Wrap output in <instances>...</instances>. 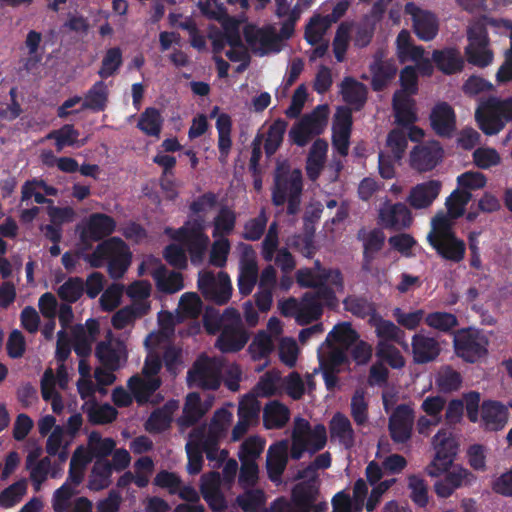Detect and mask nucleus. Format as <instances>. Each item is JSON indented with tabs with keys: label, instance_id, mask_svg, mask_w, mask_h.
I'll return each instance as SVG.
<instances>
[{
	"label": "nucleus",
	"instance_id": "9",
	"mask_svg": "<svg viewBox=\"0 0 512 512\" xmlns=\"http://www.w3.org/2000/svg\"><path fill=\"white\" fill-rule=\"evenodd\" d=\"M487 339L474 329L458 331L454 337L456 354L469 363H475L487 354Z\"/></svg>",
	"mask_w": 512,
	"mask_h": 512
},
{
	"label": "nucleus",
	"instance_id": "18",
	"mask_svg": "<svg viewBox=\"0 0 512 512\" xmlns=\"http://www.w3.org/2000/svg\"><path fill=\"white\" fill-rule=\"evenodd\" d=\"M430 244L437 254L446 261L459 263L465 257L466 244L455 233L440 239H431Z\"/></svg>",
	"mask_w": 512,
	"mask_h": 512
},
{
	"label": "nucleus",
	"instance_id": "34",
	"mask_svg": "<svg viewBox=\"0 0 512 512\" xmlns=\"http://www.w3.org/2000/svg\"><path fill=\"white\" fill-rule=\"evenodd\" d=\"M218 132L219 160L225 162L232 148V119L226 113H221L216 120Z\"/></svg>",
	"mask_w": 512,
	"mask_h": 512
},
{
	"label": "nucleus",
	"instance_id": "24",
	"mask_svg": "<svg viewBox=\"0 0 512 512\" xmlns=\"http://www.w3.org/2000/svg\"><path fill=\"white\" fill-rule=\"evenodd\" d=\"M329 431L331 439H337L346 449L355 445V432L348 417L341 412H336L330 422Z\"/></svg>",
	"mask_w": 512,
	"mask_h": 512
},
{
	"label": "nucleus",
	"instance_id": "26",
	"mask_svg": "<svg viewBox=\"0 0 512 512\" xmlns=\"http://www.w3.org/2000/svg\"><path fill=\"white\" fill-rule=\"evenodd\" d=\"M161 383L160 378H142L139 375H133L129 378L127 385L137 403L142 405L149 401Z\"/></svg>",
	"mask_w": 512,
	"mask_h": 512
},
{
	"label": "nucleus",
	"instance_id": "50",
	"mask_svg": "<svg viewBox=\"0 0 512 512\" xmlns=\"http://www.w3.org/2000/svg\"><path fill=\"white\" fill-rule=\"evenodd\" d=\"M236 502L244 512H257L265 502V495L260 489L248 488L237 496Z\"/></svg>",
	"mask_w": 512,
	"mask_h": 512
},
{
	"label": "nucleus",
	"instance_id": "28",
	"mask_svg": "<svg viewBox=\"0 0 512 512\" xmlns=\"http://www.w3.org/2000/svg\"><path fill=\"white\" fill-rule=\"evenodd\" d=\"M413 122L406 127L408 134L402 129H393L387 136V146L390 148L395 160H401L407 148V139L416 142V125ZM405 128V126H402Z\"/></svg>",
	"mask_w": 512,
	"mask_h": 512
},
{
	"label": "nucleus",
	"instance_id": "52",
	"mask_svg": "<svg viewBox=\"0 0 512 512\" xmlns=\"http://www.w3.org/2000/svg\"><path fill=\"white\" fill-rule=\"evenodd\" d=\"M236 224V213L227 206H222L214 218L213 235H229L234 230Z\"/></svg>",
	"mask_w": 512,
	"mask_h": 512
},
{
	"label": "nucleus",
	"instance_id": "35",
	"mask_svg": "<svg viewBox=\"0 0 512 512\" xmlns=\"http://www.w3.org/2000/svg\"><path fill=\"white\" fill-rule=\"evenodd\" d=\"M205 414L201 406V398L198 393H189L183 407L182 415L178 419L181 427H191L196 424Z\"/></svg>",
	"mask_w": 512,
	"mask_h": 512
},
{
	"label": "nucleus",
	"instance_id": "4",
	"mask_svg": "<svg viewBox=\"0 0 512 512\" xmlns=\"http://www.w3.org/2000/svg\"><path fill=\"white\" fill-rule=\"evenodd\" d=\"M401 89L395 91L392 107L395 122L399 126H409L416 121V64L406 66L400 73Z\"/></svg>",
	"mask_w": 512,
	"mask_h": 512
},
{
	"label": "nucleus",
	"instance_id": "51",
	"mask_svg": "<svg viewBox=\"0 0 512 512\" xmlns=\"http://www.w3.org/2000/svg\"><path fill=\"white\" fill-rule=\"evenodd\" d=\"M268 222V217L265 210H261L260 213L244 225V231L242 238L247 241H258L263 236Z\"/></svg>",
	"mask_w": 512,
	"mask_h": 512
},
{
	"label": "nucleus",
	"instance_id": "60",
	"mask_svg": "<svg viewBox=\"0 0 512 512\" xmlns=\"http://www.w3.org/2000/svg\"><path fill=\"white\" fill-rule=\"evenodd\" d=\"M281 380V375L277 370H269L260 377L255 386V391L258 396L270 397L275 395L277 391V384Z\"/></svg>",
	"mask_w": 512,
	"mask_h": 512
},
{
	"label": "nucleus",
	"instance_id": "41",
	"mask_svg": "<svg viewBox=\"0 0 512 512\" xmlns=\"http://www.w3.org/2000/svg\"><path fill=\"white\" fill-rule=\"evenodd\" d=\"M318 490L314 484L310 482H302L292 489V501L296 508H304L310 511L316 500Z\"/></svg>",
	"mask_w": 512,
	"mask_h": 512
},
{
	"label": "nucleus",
	"instance_id": "36",
	"mask_svg": "<svg viewBox=\"0 0 512 512\" xmlns=\"http://www.w3.org/2000/svg\"><path fill=\"white\" fill-rule=\"evenodd\" d=\"M329 107L327 104L316 106L310 113L302 116L300 121L312 135L322 134L328 124Z\"/></svg>",
	"mask_w": 512,
	"mask_h": 512
},
{
	"label": "nucleus",
	"instance_id": "57",
	"mask_svg": "<svg viewBox=\"0 0 512 512\" xmlns=\"http://www.w3.org/2000/svg\"><path fill=\"white\" fill-rule=\"evenodd\" d=\"M376 333L380 341H394L398 344H404V332L392 321L380 319L376 322Z\"/></svg>",
	"mask_w": 512,
	"mask_h": 512
},
{
	"label": "nucleus",
	"instance_id": "39",
	"mask_svg": "<svg viewBox=\"0 0 512 512\" xmlns=\"http://www.w3.org/2000/svg\"><path fill=\"white\" fill-rule=\"evenodd\" d=\"M359 338L358 333L352 328L351 323L341 322L336 324L326 337V344L332 347L339 343L345 347L352 346Z\"/></svg>",
	"mask_w": 512,
	"mask_h": 512
},
{
	"label": "nucleus",
	"instance_id": "62",
	"mask_svg": "<svg viewBox=\"0 0 512 512\" xmlns=\"http://www.w3.org/2000/svg\"><path fill=\"white\" fill-rule=\"evenodd\" d=\"M259 479V467L256 462L242 459L239 470L238 484L243 489L254 487Z\"/></svg>",
	"mask_w": 512,
	"mask_h": 512
},
{
	"label": "nucleus",
	"instance_id": "1",
	"mask_svg": "<svg viewBox=\"0 0 512 512\" xmlns=\"http://www.w3.org/2000/svg\"><path fill=\"white\" fill-rule=\"evenodd\" d=\"M435 456L431 464L426 468L431 477H440L434 482V491L440 498L450 497L457 489L470 486L475 480V475L468 469L453 465L458 453L459 445L452 433L439 430L433 437Z\"/></svg>",
	"mask_w": 512,
	"mask_h": 512
},
{
	"label": "nucleus",
	"instance_id": "27",
	"mask_svg": "<svg viewBox=\"0 0 512 512\" xmlns=\"http://www.w3.org/2000/svg\"><path fill=\"white\" fill-rule=\"evenodd\" d=\"M113 471L111 461L102 459L94 460L88 478V488L92 491H100L108 488L111 484Z\"/></svg>",
	"mask_w": 512,
	"mask_h": 512
},
{
	"label": "nucleus",
	"instance_id": "31",
	"mask_svg": "<svg viewBox=\"0 0 512 512\" xmlns=\"http://www.w3.org/2000/svg\"><path fill=\"white\" fill-rule=\"evenodd\" d=\"M289 419V408L279 401L270 402L263 410V423L267 429H281Z\"/></svg>",
	"mask_w": 512,
	"mask_h": 512
},
{
	"label": "nucleus",
	"instance_id": "5",
	"mask_svg": "<svg viewBox=\"0 0 512 512\" xmlns=\"http://www.w3.org/2000/svg\"><path fill=\"white\" fill-rule=\"evenodd\" d=\"M169 231L171 229H167V232ZM170 236L188 252L192 264L199 265L203 262L210 239L205 233V221L202 216L186 221L180 228L172 230Z\"/></svg>",
	"mask_w": 512,
	"mask_h": 512
},
{
	"label": "nucleus",
	"instance_id": "63",
	"mask_svg": "<svg viewBox=\"0 0 512 512\" xmlns=\"http://www.w3.org/2000/svg\"><path fill=\"white\" fill-rule=\"evenodd\" d=\"M157 288L164 293L173 294L183 289V276L180 272L172 271L167 276L155 275Z\"/></svg>",
	"mask_w": 512,
	"mask_h": 512
},
{
	"label": "nucleus",
	"instance_id": "23",
	"mask_svg": "<svg viewBox=\"0 0 512 512\" xmlns=\"http://www.w3.org/2000/svg\"><path fill=\"white\" fill-rule=\"evenodd\" d=\"M432 62L445 75L460 73L464 68V59L458 49L447 47L434 50Z\"/></svg>",
	"mask_w": 512,
	"mask_h": 512
},
{
	"label": "nucleus",
	"instance_id": "47",
	"mask_svg": "<svg viewBox=\"0 0 512 512\" xmlns=\"http://www.w3.org/2000/svg\"><path fill=\"white\" fill-rule=\"evenodd\" d=\"M80 133L75 129L72 124H64L57 130H52L47 136V139H54L57 152H61L64 147L74 146Z\"/></svg>",
	"mask_w": 512,
	"mask_h": 512
},
{
	"label": "nucleus",
	"instance_id": "54",
	"mask_svg": "<svg viewBox=\"0 0 512 512\" xmlns=\"http://www.w3.org/2000/svg\"><path fill=\"white\" fill-rule=\"evenodd\" d=\"M265 441L258 436L248 437L240 446L239 460L256 462V459L264 450Z\"/></svg>",
	"mask_w": 512,
	"mask_h": 512
},
{
	"label": "nucleus",
	"instance_id": "15",
	"mask_svg": "<svg viewBox=\"0 0 512 512\" xmlns=\"http://www.w3.org/2000/svg\"><path fill=\"white\" fill-rule=\"evenodd\" d=\"M412 222V215L404 203L385 202L379 210V224L392 230H401Z\"/></svg>",
	"mask_w": 512,
	"mask_h": 512
},
{
	"label": "nucleus",
	"instance_id": "12",
	"mask_svg": "<svg viewBox=\"0 0 512 512\" xmlns=\"http://www.w3.org/2000/svg\"><path fill=\"white\" fill-rule=\"evenodd\" d=\"M433 132L444 139L452 138L457 131V117L453 107L447 102H438L429 115Z\"/></svg>",
	"mask_w": 512,
	"mask_h": 512
},
{
	"label": "nucleus",
	"instance_id": "42",
	"mask_svg": "<svg viewBox=\"0 0 512 512\" xmlns=\"http://www.w3.org/2000/svg\"><path fill=\"white\" fill-rule=\"evenodd\" d=\"M439 31L437 16L429 11L418 8V39L422 41L433 40Z\"/></svg>",
	"mask_w": 512,
	"mask_h": 512
},
{
	"label": "nucleus",
	"instance_id": "14",
	"mask_svg": "<svg viewBox=\"0 0 512 512\" xmlns=\"http://www.w3.org/2000/svg\"><path fill=\"white\" fill-rule=\"evenodd\" d=\"M413 410L405 404L396 407L389 418V432L395 443H405L412 432Z\"/></svg>",
	"mask_w": 512,
	"mask_h": 512
},
{
	"label": "nucleus",
	"instance_id": "3",
	"mask_svg": "<svg viewBox=\"0 0 512 512\" xmlns=\"http://www.w3.org/2000/svg\"><path fill=\"white\" fill-rule=\"evenodd\" d=\"M91 267L100 268L107 262V272L112 279L118 280L128 270L132 253L129 246L120 237H110L100 242L94 251L84 256Z\"/></svg>",
	"mask_w": 512,
	"mask_h": 512
},
{
	"label": "nucleus",
	"instance_id": "64",
	"mask_svg": "<svg viewBox=\"0 0 512 512\" xmlns=\"http://www.w3.org/2000/svg\"><path fill=\"white\" fill-rule=\"evenodd\" d=\"M74 494L75 490L68 482H64L56 489L52 498L54 512H69L70 500Z\"/></svg>",
	"mask_w": 512,
	"mask_h": 512
},
{
	"label": "nucleus",
	"instance_id": "44",
	"mask_svg": "<svg viewBox=\"0 0 512 512\" xmlns=\"http://www.w3.org/2000/svg\"><path fill=\"white\" fill-rule=\"evenodd\" d=\"M163 119L158 109L148 107L140 115L137 127L148 136H159Z\"/></svg>",
	"mask_w": 512,
	"mask_h": 512
},
{
	"label": "nucleus",
	"instance_id": "2",
	"mask_svg": "<svg viewBox=\"0 0 512 512\" xmlns=\"http://www.w3.org/2000/svg\"><path fill=\"white\" fill-rule=\"evenodd\" d=\"M303 192V174L298 168L291 169L288 161L278 162L274 171L271 189L272 203L276 207L287 203V214L295 215L300 211Z\"/></svg>",
	"mask_w": 512,
	"mask_h": 512
},
{
	"label": "nucleus",
	"instance_id": "6",
	"mask_svg": "<svg viewBox=\"0 0 512 512\" xmlns=\"http://www.w3.org/2000/svg\"><path fill=\"white\" fill-rule=\"evenodd\" d=\"M475 119L485 135H496L512 122V96L500 99L490 96L477 108Z\"/></svg>",
	"mask_w": 512,
	"mask_h": 512
},
{
	"label": "nucleus",
	"instance_id": "46",
	"mask_svg": "<svg viewBox=\"0 0 512 512\" xmlns=\"http://www.w3.org/2000/svg\"><path fill=\"white\" fill-rule=\"evenodd\" d=\"M123 64L122 50L119 47L107 49L98 71L102 79H107L117 73Z\"/></svg>",
	"mask_w": 512,
	"mask_h": 512
},
{
	"label": "nucleus",
	"instance_id": "30",
	"mask_svg": "<svg viewBox=\"0 0 512 512\" xmlns=\"http://www.w3.org/2000/svg\"><path fill=\"white\" fill-rule=\"evenodd\" d=\"M109 91L104 81L95 82L86 92L81 110H91L93 112H102L106 109L108 103Z\"/></svg>",
	"mask_w": 512,
	"mask_h": 512
},
{
	"label": "nucleus",
	"instance_id": "58",
	"mask_svg": "<svg viewBox=\"0 0 512 512\" xmlns=\"http://www.w3.org/2000/svg\"><path fill=\"white\" fill-rule=\"evenodd\" d=\"M425 322L435 329L443 332L450 331L458 326L459 322L457 317L449 312H432L425 317Z\"/></svg>",
	"mask_w": 512,
	"mask_h": 512
},
{
	"label": "nucleus",
	"instance_id": "55",
	"mask_svg": "<svg viewBox=\"0 0 512 512\" xmlns=\"http://www.w3.org/2000/svg\"><path fill=\"white\" fill-rule=\"evenodd\" d=\"M441 190L439 180H429L418 184V209L429 207L438 197Z\"/></svg>",
	"mask_w": 512,
	"mask_h": 512
},
{
	"label": "nucleus",
	"instance_id": "13",
	"mask_svg": "<svg viewBox=\"0 0 512 512\" xmlns=\"http://www.w3.org/2000/svg\"><path fill=\"white\" fill-rule=\"evenodd\" d=\"M258 279L256 253L251 245H244L238 276L239 293L248 296L253 291Z\"/></svg>",
	"mask_w": 512,
	"mask_h": 512
},
{
	"label": "nucleus",
	"instance_id": "20",
	"mask_svg": "<svg viewBox=\"0 0 512 512\" xmlns=\"http://www.w3.org/2000/svg\"><path fill=\"white\" fill-rule=\"evenodd\" d=\"M508 415V408L499 401L485 400L481 405V418L486 430H502L508 422Z\"/></svg>",
	"mask_w": 512,
	"mask_h": 512
},
{
	"label": "nucleus",
	"instance_id": "40",
	"mask_svg": "<svg viewBox=\"0 0 512 512\" xmlns=\"http://www.w3.org/2000/svg\"><path fill=\"white\" fill-rule=\"evenodd\" d=\"M116 442L112 438H102L97 431H92L88 436L87 449L94 460H108L107 457L112 454Z\"/></svg>",
	"mask_w": 512,
	"mask_h": 512
},
{
	"label": "nucleus",
	"instance_id": "17",
	"mask_svg": "<svg viewBox=\"0 0 512 512\" xmlns=\"http://www.w3.org/2000/svg\"><path fill=\"white\" fill-rule=\"evenodd\" d=\"M219 331L215 347L222 353L238 352L249 340V335L243 326H223Z\"/></svg>",
	"mask_w": 512,
	"mask_h": 512
},
{
	"label": "nucleus",
	"instance_id": "32",
	"mask_svg": "<svg viewBox=\"0 0 512 512\" xmlns=\"http://www.w3.org/2000/svg\"><path fill=\"white\" fill-rule=\"evenodd\" d=\"M82 410L87 414L92 424L112 423L118 415L117 410L113 406L108 403L100 406L96 399L86 401L82 406Z\"/></svg>",
	"mask_w": 512,
	"mask_h": 512
},
{
	"label": "nucleus",
	"instance_id": "16",
	"mask_svg": "<svg viewBox=\"0 0 512 512\" xmlns=\"http://www.w3.org/2000/svg\"><path fill=\"white\" fill-rule=\"evenodd\" d=\"M425 131L418 127V172L434 169L443 159L444 149L439 141L423 142Z\"/></svg>",
	"mask_w": 512,
	"mask_h": 512
},
{
	"label": "nucleus",
	"instance_id": "48",
	"mask_svg": "<svg viewBox=\"0 0 512 512\" xmlns=\"http://www.w3.org/2000/svg\"><path fill=\"white\" fill-rule=\"evenodd\" d=\"M27 491V481L20 479L0 492V507L10 508L19 503Z\"/></svg>",
	"mask_w": 512,
	"mask_h": 512
},
{
	"label": "nucleus",
	"instance_id": "11",
	"mask_svg": "<svg viewBox=\"0 0 512 512\" xmlns=\"http://www.w3.org/2000/svg\"><path fill=\"white\" fill-rule=\"evenodd\" d=\"M243 33L251 51L259 56L270 52L277 53L281 49V38L271 26L262 28L246 26Z\"/></svg>",
	"mask_w": 512,
	"mask_h": 512
},
{
	"label": "nucleus",
	"instance_id": "53",
	"mask_svg": "<svg viewBox=\"0 0 512 512\" xmlns=\"http://www.w3.org/2000/svg\"><path fill=\"white\" fill-rule=\"evenodd\" d=\"M436 383L442 392H452L460 388L462 377L452 367L445 366L438 372Z\"/></svg>",
	"mask_w": 512,
	"mask_h": 512
},
{
	"label": "nucleus",
	"instance_id": "43",
	"mask_svg": "<svg viewBox=\"0 0 512 512\" xmlns=\"http://www.w3.org/2000/svg\"><path fill=\"white\" fill-rule=\"evenodd\" d=\"M472 199V193L466 190L455 189L446 199L447 214L451 219H458L464 215L467 204Z\"/></svg>",
	"mask_w": 512,
	"mask_h": 512
},
{
	"label": "nucleus",
	"instance_id": "7",
	"mask_svg": "<svg viewBox=\"0 0 512 512\" xmlns=\"http://www.w3.org/2000/svg\"><path fill=\"white\" fill-rule=\"evenodd\" d=\"M222 370V359L201 354L187 372L188 386L203 390H217L221 385Z\"/></svg>",
	"mask_w": 512,
	"mask_h": 512
},
{
	"label": "nucleus",
	"instance_id": "25",
	"mask_svg": "<svg viewBox=\"0 0 512 512\" xmlns=\"http://www.w3.org/2000/svg\"><path fill=\"white\" fill-rule=\"evenodd\" d=\"M397 66L393 60L376 59L370 65L372 74L371 87L375 92L383 91L397 73Z\"/></svg>",
	"mask_w": 512,
	"mask_h": 512
},
{
	"label": "nucleus",
	"instance_id": "21",
	"mask_svg": "<svg viewBox=\"0 0 512 512\" xmlns=\"http://www.w3.org/2000/svg\"><path fill=\"white\" fill-rule=\"evenodd\" d=\"M95 355L108 370L120 368L121 359L126 357V346L122 341H101L96 346Z\"/></svg>",
	"mask_w": 512,
	"mask_h": 512
},
{
	"label": "nucleus",
	"instance_id": "33",
	"mask_svg": "<svg viewBox=\"0 0 512 512\" xmlns=\"http://www.w3.org/2000/svg\"><path fill=\"white\" fill-rule=\"evenodd\" d=\"M204 326L209 333L215 334L216 332H219L223 326L243 325L238 310L232 307H228L221 315H216L214 317L209 315L207 312L204 316Z\"/></svg>",
	"mask_w": 512,
	"mask_h": 512
},
{
	"label": "nucleus",
	"instance_id": "22",
	"mask_svg": "<svg viewBox=\"0 0 512 512\" xmlns=\"http://www.w3.org/2000/svg\"><path fill=\"white\" fill-rule=\"evenodd\" d=\"M177 408V401L169 400L162 407L152 411L144 424L145 430L151 434H159L169 429Z\"/></svg>",
	"mask_w": 512,
	"mask_h": 512
},
{
	"label": "nucleus",
	"instance_id": "45",
	"mask_svg": "<svg viewBox=\"0 0 512 512\" xmlns=\"http://www.w3.org/2000/svg\"><path fill=\"white\" fill-rule=\"evenodd\" d=\"M441 348L437 340L432 337H425L418 333L417 340V361L424 364L434 361L440 354Z\"/></svg>",
	"mask_w": 512,
	"mask_h": 512
},
{
	"label": "nucleus",
	"instance_id": "56",
	"mask_svg": "<svg viewBox=\"0 0 512 512\" xmlns=\"http://www.w3.org/2000/svg\"><path fill=\"white\" fill-rule=\"evenodd\" d=\"M376 354L381 360L387 362L394 369L402 368L405 365L403 356L391 343L379 341Z\"/></svg>",
	"mask_w": 512,
	"mask_h": 512
},
{
	"label": "nucleus",
	"instance_id": "29",
	"mask_svg": "<svg viewBox=\"0 0 512 512\" xmlns=\"http://www.w3.org/2000/svg\"><path fill=\"white\" fill-rule=\"evenodd\" d=\"M341 94L343 100L355 110H360L367 100L366 86L352 77H345L342 81Z\"/></svg>",
	"mask_w": 512,
	"mask_h": 512
},
{
	"label": "nucleus",
	"instance_id": "61",
	"mask_svg": "<svg viewBox=\"0 0 512 512\" xmlns=\"http://www.w3.org/2000/svg\"><path fill=\"white\" fill-rule=\"evenodd\" d=\"M260 408V402L257 400L255 395H245L238 406V418L254 423L258 420Z\"/></svg>",
	"mask_w": 512,
	"mask_h": 512
},
{
	"label": "nucleus",
	"instance_id": "38",
	"mask_svg": "<svg viewBox=\"0 0 512 512\" xmlns=\"http://www.w3.org/2000/svg\"><path fill=\"white\" fill-rule=\"evenodd\" d=\"M323 313L322 304L315 301L311 292H306L299 303V313L297 314V323L307 325L319 319Z\"/></svg>",
	"mask_w": 512,
	"mask_h": 512
},
{
	"label": "nucleus",
	"instance_id": "49",
	"mask_svg": "<svg viewBox=\"0 0 512 512\" xmlns=\"http://www.w3.org/2000/svg\"><path fill=\"white\" fill-rule=\"evenodd\" d=\"M84 293V282L80 277L68 278L58 289V296L66 303L77 302Z\"/></svg>",
	"mask_w": 512,
	"mask_h": 512
},
{
	"label": "nucleus",
	"instance_id": "59",
	"mask_svg": "<svg viewBox=\"0 0 512 512\" xmlns=\"http://www.w3.org/2000/svg\"><path fill=\"white\" fill-rule=\"evenodd\" d=\"M474 164L480 169H489L500 163L501 158L496 149L479 147L472 153Z\"/></svg>",
	"mask_w": 512,
	"mask_h": 512
},
{
	"label": "nucleus",
	"instance_id": "19",
	"mask_svg": "<svg viewBox=\"0 0 512 512\" xmlns=\"http://www.w3.org/2000/svg\"><path fill=\"white\" fill-rule=\"evenodd\" d=\"M288 462V446L285 441L270 445L266 455V469L269 479L278 482Z\"/></svg>",
	"mask_w": 512,
	"mask_h": 512
},
{
	"label": "nucleus",
	"instance_id": "8",
	"mask_svg": "<svg viewBox=\"0 0 512 512\" xmlns=\"http://www.w3.org/2000/svg\"><path fill=\"white\" fill-rule=\"evenodd\" d=\"M197 285L205 300L217 305H225L231 298V281L229 275L224 271H220L217 277L212 272L200 273Z\"/></svg>",
	"mask_w": 512,
	"mask_h": 512
},
{
	"label": "nucleus",
	"instance_id": "10",
	"mask_svg": "<svg viewBox=\"0 0 512 512\" xmlns=\"http://www.w3.org/2000/svg\"><path fill=\"white\" fill-rule=\"evenodd\" d=\"M116 229V221L112 216L104 213H92L83 224L79 232L81 243L86 249L110 236Z\"/></svg>",
	"mask_w": 512,
	"mask_h": 512
},
{
	"label": "nucleus",
	"instance_id": "37",
	"mask_svg": "<svg viewBox=\"0 0 512 512\" xmlns=\"http://www.w3.org/2000/svg\"><path fill=\"white\" fill-rule=\"evenodd\" d=\"M288 122L282 118L276 119L268 128L264 140V151L267 157H272L281 147Z\"/></svg>",
	"mask_w": 512,
	"mask_h": 512
}]
</instances>
